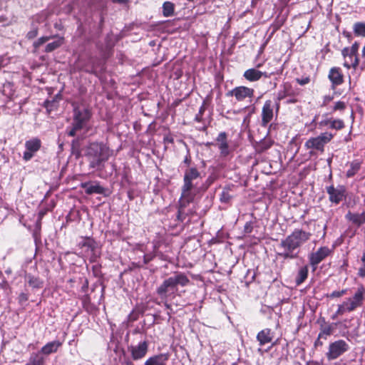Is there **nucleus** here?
<instances>
[{"mask_svg": "<svg viewBox=\"0 0 365 365\" xmlns=\"http://www.w3.org/2000/svg\"><path fill=\"white\" fill-rule=\"evenodd\" d=\"M332 249L324 246L319 247L316 252H312L309 256V263L314 268L326 257L332 253Z\"/></svg>", "mask_w": 365, "mask_h": 365, "instance_id": "12", "label": "nucleus"}, {"mask_svg": "<svg viewBox=\"0 0 365 365\" xmlns=\"http://www.w3.org/2000/svg\"><path fill=\"white\" fill-rule=\"evenodd\" d=\"M331 118H325L322 120L320 122H319V128H323L326 126H329L331 124Z\"/></svg>", "mask_w": 365, "mask_h": 365, "instance_id": "40", "label": "nucleus"}, {"mask_svg": "<svg viewBox=\"0 0 365 365\" xmlns=\"http://www.w3.org/2000/svg\"><path fill=\"white\" fill-rule=\"evenodd\" d=\"M349 349V345L348 343L343 339H339L329 344L326 356L328 360H334L343 355Z\"/></svg>", "mask_w": 365, "mask_h": 365, "instance_id": "9", "label": "nucleus"}, {"mask_svg": "<svg viewBox=\"0 0 365 365\" xmlns=\"http://www.w3.org/2000/svg\"><path fill=\"white\" fill-rule=\"evenodd\" d=\"M359 48V43H354L351 47H346L344 48H345V52H351V54H353V53L357 54Z\"/></svg>", "mask_w": 365, "mask_h": 365, "instance_id": "36", "label": "nucleus"}, {"mask_svg": "<svg viewBox=\"0 0 365 365\" xmlns=\"http://www.w3.org/2000/svg\"><path fill=\"white\" fill-rule=\"evenodd\" d=\"M163 13L164 16H173L174 13V4L170 1H165L163 5Z\"/></svg>", "mask_w": 365, "mask_h": 365, "instance_id": "30", "label": "nucleus"}, {"mask_svg": "<svg viewBox=\"0 0 365 365\" xmlns=\"http://www.w3.org/2000/svg\"><path fill=\"white\" fill-rule=\"evenodd\" d=\"M252 222H247L245 225V232L246 233H250L252 232Z\"/></svg>", "mask_w": 365, "mask_h": 365, "instance_id": "42", "label": "nucleus"}, {"mask_svg": "<svg viewBox=\"0 0 365 365\" xmlns=\"http://www.w3.org/2000/svg\"><path fill=\"white\" fill-rule=\"evenodd\" d=\"M327 192L329 195V201L336 205H338L346 197V188L344 185L328 186L327 187Z\"/></svg>", "mask_w": 365, "mask_h": 365, "instance_id": "11", "label": "nucleus"}, {"mask_svg": "<svg viewBox=\"0 0 365 365\" xmlns=\"http://www.w3.org/2000/svg\"><path fill=\"white\" fill-rule=\"evenodd\" d=\"M126 365H134L133 362L128 361L126 362Z\"/></svg>", "mask_w": 365, "mask_h": 365, "instance_id": "48", "label": "nucleus"}, {"mask_svg": "<svg viewBox=\"0 0 365 365\" xmlns=\"http://www.w3.org/2000/svg\"><path fill=\"white\" fill-rule=\"evenodd\" d=\"M365 289L364 287L357 289L352 297L346 299L341 304L338 306L336 315H342L346 312H351L361 307L364 301Z\"/></svg>", "mask_w": 365, "mask_h": 365, "instance_id": "6", "label": "nucleus"}, {"mask_svg": "<svg viewBox=\"0 0 365 365\" xmlns=\"http://www.w3.org/2000/svg\"><path fill=\"white\" fill-rule=\"evenodd\" d=\"M29 284L34 287H40L42 284L41 281L38 278L32 277L29 279Z\"/></svg>", "mask_w": 365, "mask_h": 365, "instance_id": "37", "label": "nucleus"}, {"mask_svg": "<svg viewBox=\"0 0 365 365\" xmlns=\"http://www.w3.org/2000/svg\"><path fill=\"white\" fill-rule=\"evenodd\" d=\"M361 261L364 263V264H365V253H364V255L361 257Z\"/></svg>", "mask_w": 365, "mask_h": 365, "instance_id": "46", "label": "nucleus"}, {"mask_svg": "<svg viewBox=\"0 0 365 365\" xmlns=\"http://www.w3.org/2000/svg\"><path fill=\"white\" fill-rule=\"evenodd\" d=\"M36 35H37V29H34L27 34V37L29 38H33L36 37Z\"/></svg>", "mask_w": 365, "mask_h": 365, "instance_id": "43", "label": "nucleus"}, {"mask_svg": "<svg viewBox=\"0 0 365 365\" xmlns=\"http://www.w3.org/2000/svg\"><path fill=\"white\" fill-rule=\"evenodd\" d=\"M51 38L50 36H43V37H41L38 39V41H36V42L34 43V46L36 48H38L41 45H42L43 43H46V41H48L49 39Z\"/></svg>", "mask_w": 365, "mask_h": 365, "instance_id": "35", "label": "nucleus"}, {"mask_svg": "<svg viewBox=\"0 0 365 365\" xmlns=\"http://www.w3.org/2000/svg\"><path fill=\"white\" fill-rule=\"evenodd\" d=\"M200 173L195 168H190L185 171L184 184L186 186L195 187L193 181L200 178Z\"/></svg>", "mask_w": 365, "mask_h": 365, "instance_id": "17", "label": "nucleus"}, {"mask_svg": "<svg viewBox=\"0 0 365 365\" xmlns=\"http://www.w3.org/2000/svg\"><path fill=\"white\" fill-rule=\"evenodd\" d=\"M346 293V289H342L341 291H334L330 294L329 297L331 298L341 297Z\"/></svg>", "mask_w": 365, "mask_h": 365, "instance_id": "39", "label": "nucleus"}, {"mask_svg": "<svg viewBox=\"0 0 365 365\" xmlns=\"http://www.w3.org/2000/svg\"><path fill=\"white\" fill-rule=\"evenodd\" d=\"M333 100V97L331 96H325L323 99L322 106H327L329 103H330Z\"/></svg>", "mask_w": 365, "mask_h": 365, "instance_id": "41", "label": "nucleus"}, {"mask_svg": "<svg viewBox=\"0 0 365 365\" xmlns=\"http://www.w3.org/2000/svg\"><path fill=\"white\" fill-rule=\"evenodd\" d=\"M344 126V123L343 120L340 119H332L331 120V124L329 125L330 128L336 129V130H341Z\"/></svg>", "mask_w": 365, "mask_h": 365, "instance_id": "34", "label": "nucleus"}, {"mask_svg": "<svg viewBox=\"0 0 365 365\" xmlns=\"http://www.w3.org/2000/svg\"><path fill=\"white\" fill-rule=\"evenodd\" d=\"M294 94L293 91L292 89V85L289 83H284L281 86L280 90H279L277 94V101L279 102L281 100H283L287 96H292Z\"/></svg>", "mask_w": 365, "mask_h": 365, "instance_id": "25", "label": "nucleus"}, {"mask_svg": "<svg viewBox=\"0 0 365 365\" xmlns=\"http://www.w3.org/2000/svg\"><path fill=\"white\" fill-rule=\"evenodd\" d=\"M362 55L364 56H365V46H364L363 50H362Z\"/></svg>", "mask_w": 365, "mask_h": 365, "instance_id": "49", "label": "nucleus"}, {"mask_svg": "<svg viewBox=\"0 0 365 365\" xmlns=\"http://www.w3.org/2000/svg\"><path fill=\"white\" fill-rule=\"evenodd\" d=\"M354 31L358 36H365V24L357 22L354 25Z\"/></svg>", "mask_w": 365, "mask_h": 365, "instance_id": "33", "label": "nucleus"}, {"mask_svg": "<svg viewBox=\"0 0 365 365\" xmlns=\"http://www.w3.org/2000/svg\"><path fill=\"white\" fill-rule=\"evenodd\" d=\"M254 92L252 88L238 86L229 91L227 96H235L237 101H242L246 98H252L254 96Z\"/></svg>", "mask_w": 365, "mask_h": 365, "instance_id": "13", "label": "nucleus"}, {"mask_svg": "<svg viewBox=\"0 0 365 365\" xmlns=\"http://www.w3.org/2000/svg\"><path fill=\"white\" fill-rule=\"evenodd\" d=\"M289 102L294 103V101H289Z\"/></svg>", "mask_w": 365, "mask_h": 365, "instance_id": "52", "label": "nucleus"}, {"mask_svg": "<svg viewBox=\"0 0 365 365\" xmlns=\"http://www.w3.org/2000/svg\"><path fill=\"white\" fill-rule=\"evenodd\" d=\"M260 66H261V64H258V65L257 66V68H259Z\"/></svg>", "mask_w": 365, "mask_h": 365, "instance_id": "51", "label": "nucleus"}, {"mask_svg": "<svg viewBox=\"0 0 365 365\" xmlns=\"http://www.w3.org/2000/svg\"><path fill=\"white\" fill-rule=\"evenodd\" d=\"M257 339L260 346L270 343L273 339V333L270 329H264L260 331L257 335Z\"/></svg>", "mask_w": 365, "mask_h": 365, "instance_id": "22", "label": "nucleus"}, {"mask_svg": "<svg viewBox=\"0 0 365 365\" xmlns=\"http://www.w3.org/2000/svg\"><path fill=\"white\" fill-rule=\"evenodd\" d=\"M113 2L120 3V4L126 3L128 1V0H113Z\"/></svg>", "mask_w": 365, "mask_h": 365, "instance_id": "45", "label": "nucleus"}, {"mask_svg": "<svg viewBox=\"0 0 365 365\" xmlns=\"http://www.w3.org/2000/svg\"><path fill=\"white\" fill-rule=\"evenodd\" d=\"M297 81L299 84L304 86L309 82V78H302V79L297 78Z\"/></svg>", "mask_w": 365, "mask_h": 365, "instance_id": "44", "label": "nucleus"}, {"mask_svg": "<svg viewBox=\"0 0 365 365\" xmlns=\"http://www.w3.org/2000/svg\"><path fill=\"white\" fill-rule=\"evenodd\" d=\"M329 78L334 86L341 85L343 83V75L340 68L336 67L331 68Z\"/></svg>", "mask_w": 365, "mask_h": 365, "instance_id": "24", "label": "nucleus"}, {"mask_svg": "<svg viewBox=\"0 0 365 365\" xmlns=\"http://www.w3.org/2000/svg\"><path fill=\"white\" fill-rule=\"evenodd\" d=\"M195 187L192 186H186L185 184H183L182 187V193L180 199V205L185 207L190 202H191L195 197V193L192 192V189Z\"/></svg>", "mask_w": 365, "mask_h": 365, "instance_id": "16", "label": "nucleus"}, {"mask_svg": "<svg viewBox=\"0 0 365 365\" xmlns=\"http://www.w3.org/2000/svg\"><path fill=\"white\" fill-rule=\"evenodd\" d=\"M360 169V164L358 162H352L350 164L349 169L346 171V176L347 178L353 177Z\"/></svg>", "mask_w": 365, "mask_h": 365, "instance_id": "31", "label": "nucleus"}, {"mask_svg": "<svg viewBox=\"0 0 365 365\" xmlns=\"http://www.w3.org/2000/svg\"><path fill=\"white\" fill-rule=\"evenodd\" d=\"M345 218L353 224L360 226L365 223V211L361 213H354L349 211L346 214Z\"/></svg>", "mask_w": 365, "mask_h": 365, "instance_id": "21", "label": "nucleus"}, {"mask_svg": "<svg viewBox=\"0 0 365 365\" xmlns=\"http://www.w3.org/2000/svg\"><path fill=\"white\" fill-rule=\"evenodd\" d=\"M61 344V342L58 340L48 342L41 348V353L46 355L55 353Z\"/></svg>", "mask_w": 365, "mask_h": 365, "instance_id": "26", "label": "nucleus"}, {"mask_svg": "<svg viewBox=\"0 0 365 365\" xmlns=\"http://www.w3.org/2000/svg\"><path fill=\"white\" fill-rule=\"evenodd\" d=\"M308 276V267L307 266L302 267L297 273L296 277L295 282L297 285H299L303 283Z\"/></svg>", "mask_w": 365, "mask_h": 365, "instance_id": "28", "label": "nucleus"}, {"mask_svg": "<svg viewBox=\"0 0 365 365\" xmlns=\"http://www.w3.org/2000/svg\"><path fill=\"white\" fill-rule=\"evenodd\" d=\"M63 37H57L53 41L48 43L46 46L45 51L46 52H51L55 49L60 47L63 43Z\"/></svg>", "mask_w": 365, "mask_h": 365, "instance_id": "29", "label": "nucleus"}, {"mask_svg": "<svg viewBox=\"0 0 365 365\" xmlns=\"http://www.w3.org/2000/svg\"><path fill=\"white\" fill-rule=\"evenodd\" d=\"M279 108V103H274L271 100H267L262 108L261 113V125L266 128L273 120L274 115H277Z\"/></svg>", "mask_w": 365, "mask_h": 365, "instance_id": "8", "label": "nucleus"}, {"mask_svg": "<svg viewBox=\"0 0 365 365\" xmlns=\"http://www.w3.org/2000/svg\"><path fill=\"white\" fill-rule=\"evenodd\" d=\"M334 135L329 132H324L319 135L309 138L304 143V148L309 150V154L312 155L315 151L324 153V146L329 143Z\"/></svg>", "mask_w": 365, "mask_h": 365, "instance_id": "7", "label": "nucleus"}, {"mask_svg": "<svg viewBox=\"0 0 365 365\" xmlns=\"http://www.w3.org/2000/svg\"><path fill=\"white\" fill-rule=\"evenodd\" d=\"M184 161L185 163H187V164L190 163V160L187 158H186Z\"/></svg>", "mask_w": 365, "mask_h": 365, "instance_id": "47", "label": "nucleus"}, {"mask_svg": "<svg viewBox=\"0 0 365 365\" xmlns=\"http://www.w3.org/2000/svg\"><path fill=\"white\" fill-rule=\"evenodd\" d=\"M91 118L90 110L83 106H74L73 126L68 132V135L75 136L77 133L87 126Z\"/></svg>", "mask_w": 365, "mask_h": 365, "instance_id": "5", "label": "nucleus"}, {"mask_svg": "<svg viewBox=\"0 0 365 365\" xmlns=\"http://www.w3.org/2000/svg\"><path fill=\"white\" fill-rule=\"evenodd\" d=\"M334 329V327L333 324L324 323L321 325L320 332L319 334L318 338H324L326 339L327 336H329L332 334Z\"/></svg>", "mask_w": 365, "mask_h": 365, "instance_id": "27", "label": "nucleus"}, {"mask_svg": "<svg viewBox=\"0 0 365 365\" xmlns=\"http://www.w3.org/2000/svg\"><path fill=\"white\" fill-rule=\"evenodd\" d=\"M148 342L145 340L140 341L136 345H130L128 347V350L130 354L131 358L138 361L144 358L148 351Z\"/></svg>", "mask_w": 365, "mask_h": 365, "instance_id": "10", "label": "nucleus"}, {"mask_svg": "<svg viewBox=\"0 0 365 365\" xmlns=\"http://www.w3.org/2000/svg\"><path fill=\"white\" fill-rule=\"evenodd\" d=\"M338 315H336V313L331 317L332 319H335Z\"/></svg>", "mask_w": 365, "mask_h": 365, "instance_id": "50", "label": "nucleus"}, {"mask_svg": "<svg viewBox=\"0 0 365 365\" xmlns=\"http://www.w3.org/2000/svg\"><path fill=\"white\" fill-rule=\"evenodd\" d=\"M216 140L218 143V148L220 150L221 155L223 156L227 155L229 154V146L227 141L226 133L221 132Z\"/></svg>", "mask_w": 365, "mask_h": 365, "instance_id": "20", "label": "nucleus"}, {"mask_svg": "<svg viewBox=\"0 0 365 365\" xmlns=\"http://www.w3.org/2000/svg\"><path fill=\"white\" fill-rule=\"evenodd\" d=\"M190 283V279L185 273L177 272L173 276L165 279L158 287L157 293L163 298L169 294L180 295L178 292V286L185 287Z\"/></svg>", "mask_w": 365, "mask_h": 365, "instance_id": "2", "label": "nucleus"}, {"mask_svg": "<svg viewBox=\"0 0 365 365\" xmlns=\"http://www.w3.org/2000/svg\"><path fill=\"white\" fill-rule=\"evenodd\" d=\"M346 107L345 103L342 101H338L335 103L333 110H343Z\"/></svg>", "mask_w": 365, "mask_h": 365, "instance_id": "38", "label": "nucleus"}, {"mask_svg": "<svg viewBox=\"0 0 365 365\" xmlns=\"http://www.w3.org/2000/svg\"><path fill=\"white\" fill-rule=\"evenodd\" d=\"M342 55L344 58V66L346 68H356L359 63V59L356 53L351 54V52H345V48L342 50Z\"/></svg>", "mask_w": 365, "mask_h": 365, "instance_id": "19", "label": "nucleus"}, {"mask_svg": "<svg viewBox=\"0 0 365 365\" xmlns=\"http://www.w3.org/2000/svg\"><path fill=\"white\" fill-rule=\"evenodd\" d=\"M112 155V150L103 143H90L86 150V155L88 158L90 167L95 168L106 161Z\"/></svg>", "mask_w": 365, "mask_h": 365, "instance_id": "3", "label": "nucleus"}, {"mask_svg": "<svg viewBox=\"0 0 365 365\" xmlns=\"http://www.w3.org/2000/svg\"><path fill=\"white\" fill-rule=\"evenodd\" d=\"M168 360V354H160L148 358L145 361V365H166V362Z\"/></svg>", "mask_w": 365, "mask_h": 365, "instance_id": "23", "label": "nucleus"}, {"mask_svg": "<svg viewBox=\"0 0 365 365\" xmlns=\"http://www.w3.org/2000/svg\"><path fill=\"white\" fill-rule=\"evenodd\" d=\"M77 247L81 250L80 253L88 258L91 262H96L101 255L98 243L90 237H81Z\"/></svg>", "mask_w": 365, "mask_h": 365, "instance_id": "4", "label": "nucleus"}, {"mask_svg": "<svg viewBox=\"0 0 365 365\" xmlns=\"http://www.w3.org/2000/svg\"><path fill=\"white\" fill-rule=\"evenodd\" d=\"M309 232L302 230H295L285 240H282L279 247L282 250L278 255L284 259L295 258L297 252L294 251L306 242L310 237Z\"/></svg>", "mask_w": 365, "mask_h": 365, "instance_id": "1", "label": "nucleus"}, {"mask_svg": "<svg viewBox=\"0 0 365 365\" xmlns=\"http://www.w3.org/2000/svg\"><path fill=\"white\" fill-rule=\"evenodd\" d=\"M274 73L262 72L256 68H250L244 72L243 76L250 82L259 81L262 76L269 78Z\"/></svg>", "mask_w": 365, "mask_h": 365, "instance_id": "15", "label": "nucleus"}, {"mask_svg": "<svg viewBox=\"0 0 365 365\" xmlns=\"http://www.w3.org/2000/svg\"><path fill=\"white\" fill-rule=\"evenodd\" d=\"M81 187L86 190L88 195L92 194H102L104 192V188L100 185L97 182L92 183L91 182H86L81 183Z\"/></svg>", "mask_w": 365, "mask_h": 365, "instance_id": "18", "label": "nucleus"}, {"mask_svg": "<svg viewBox=\"0 0 365 365\" xmlns=\"http://www.w3.org/2000/svg\"><path fill=\"white\" fill-rule=\"evenodd\" d=\"M43 358L39 354H34L29 360V362L26 365H43Z\"/></svg>", "mask_w": 365, "mask_h": 365, "instance_id": "32", "label": "nucleus"}, {"mask_svg": "<svg viewBox=\"0 0 365 365\" xmlns=\"http://www.w3.org/2000/svg\"><path fill=\"white\" fill-rule=\"evenodd\" d=\"M41 145V140L36 138L26 141L25 144L26 150L24 152V160H30L40 149Z\"/></svg>", "mask_w": 365, "mask_h": 365, "instance_id": "14", "label": "nucleus"}]
</instances>
